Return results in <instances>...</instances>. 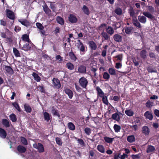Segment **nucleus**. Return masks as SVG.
Instances as JSON below:
<instances>
[{
	"label": "nucleus",
	"mask_w": 159,
	"mask_h": 159,
	"mask_svg": "<svg viewBox=\"0 0 159 159\" xmlns=\"http://www.w3.org/2000/svg\"><path fill=\"white\" fill-rule=\"evenodd\" d=\"M52 113L53 115L54 116H57L60 117V116L58 112V110L57 109H52Z\"/></svg>",
	"instance_id": "obj_41"
},
{
	"label": "nucleus",
	"mask_w": 159,
	"mask_h": 159,
	"mask_svg": "<svg viewBox=\"0 0 159 159\" xmlns=\"http://www.w3.org/2000/svg\"><path fill=\"white\" fill-rule=\"evenodd\" d=\"M143 16H138L139 21L141 23L145 24L147 21V18L146 17L150 19L154 18V16L149 12H143Z\"/></svg>",
	"instance_id": "obj_1"
},
{
	"label": "nucleus",
	"mask_w": 159,
	"mask_h": 159,
	"mask_svg": "<svg viewBox=\"0 0 159 159\" xmlns=\"http://www.w3.org/2000/svg\"><path fill=\"white\" fill-rule=\"evenodd\" d=\"M127 140L129 143L134 142L135 140L134 136L133 135L128 136L127 138Z\"/></svg>",
	"instance_id": "obj_17"
},
{
	"label": "nucleus",
	"mask_w": 159,
	"mask_h": 159,
	"mask_svg": "<svg viewBox=\"0 0 159 159\" xmlns=\"http://www.w3.org/2000/svg\"><path fill=\"white\" fill-rule=\"evenodd\" d=\"M6 13L7 17L9 18L12 20H14L15 19L14 14L11 10L7 9Z\"/></svg>",
	"instance_id": "obj_11"
},
{
	"label": "nucleus",
	"mask_w": 159,
	"mask_h": 159,
	"mask_svg": "<svg viewBox=\"0 0 159 159\" xmlns=\"http://www.w3.org/2000/svg\"><path fill=\"white\" fill-rule=\"evenodd\" d=\"M75 139H76L77 141H78V143L81 145H84V142L83 140L82 139H78L77 138L75 137Z\"/></svg>",
	"instance_id": "obj_51"
},
{
	"label": "nucleus",
	"mask_w": 159,
	"mask_h": 159,
	"mask_svg": "<svg viewBox=\"0 0 159 159\" xmlns=\"http://www.w3.org/2000/svg\"><path fill=\"white\" fill-rule=\"evenodd\" d=\"M140 157V153H139L136 155L133 154L131 155V157L133 159H139Z\"/></svg>",
	"instance_id": "obj_45"
},
{
	"label": "nucleus",
	"mask_w": 159,
	"mask_h": 159,
	"mask_svg": "<svg viewBox=\"0 0 159 159\" xmlns=\"http://www.w3.org/2000/svg\"><path fill=\"white\" fill-rule=\"evenodd\" d=\"M7 135L6 131L0 127V137L3 139L6 138Z\"/></svg>",
	"instance_id": "obj_14"
},
{
	"label": "nucleus",
	"mask_w": 159,
	"mask_h": 159,
	"mask_svg": "<svg viewBox=\"0 0 159 159\" xmlns=\"http://www.w3.org/2000/svg\"><path fill=\"white\" fill-rule=\"evenodd\" d=\"M34 148L37 149L39 153H42L44 152V148L42 144L40 143H34L33 144Z\"/></svg>",
	"instance_id": "obj_2"
},
{
	"label": "nucleus",
	"mask_w": 159,
	"mask_h": 159,
	"mask_svg": "<svg viewBox=\"0 0 159 159\" xmlns=\"http://www.w3.org/2000/svg\"><path fill=\"white\" fill-rule=\"evenodd\" d=\"M111 118L113 120H116L117 121H119L120 120L119 115L117 113L113 114L111 116Z\"/></svg>",
	"instance_id": "obj_23"
},
{
	"label": "nucleus",
	"mask_w": 159,
	"mask_h": 159,
	"mask_svg": "<svg viewBox=\"0 0 159 159\" xmlns=\"http://www.w3.org/2000/svg\"><path fill=\"white\" fill-rule=\"evenodd\" d=\"M91 71H93V75H94V76L96 77V71L97 70V69L96 68H94L93 67H92L91 70Z\"/></svg>",
	"instance_id": "obj_62"
},
{
	"label": "nucleus",
	"mask_w": 159,
	"mask_h": 159,
	"mask_svg": "<svg viewBox=\"0 0 159 159\" xmlns=\"http://www.w3.org/2000/svg\"><path fill=\"white\" fill-rule=\"evenodd\" d=\"M115 57L117 58V61H121L122 58L123 56L122 54H119Z\"/></svg>",
	"instance_id": "obj_49"
},
{
	"label": "nucleus",
	"mask_w": 159,
	"mask_h": 159,
	"mask_svg": "<svg viewBox=\"0 0 159 159\" xmlns=\"http://www.w3.org/2000/svg\"><path fill=\"white\" fill-rule=\"evenodd\" d=\"M43 9L45 12L49 16H50L51 11L46 5H44L43 7Z\"/></svg>",
	"instance_id": "obj_36"
},
{
	"label": "nucleus",
	"mask_w": 159,
	"mask_h": 159,
	"mask_svg": "<svg viewBox=\"0 0 159 159\" xmlns=\"http://www.w3.org/2000/svg\"><path fill=\"white\" fill-rule=\"evenodd\" d=\"M10 120L13 122H16L17 120L16 116L13 113H12L10 115Z\"/></svg>",
	"instance_id": "obj_32"
},
{
	"label": "nucleus",
	"mask_w": 159,
	"mask_h": 159,
	"mask_svg": "<svg viewBox=\"0 0 159 159\" xmlns=\"http://www.w3.org/2000/svg\"><path fill=\"white\" fill-rule=\"evenodd\" d=\"M20 140L22 143L25 145H28V141L25 138L23 137H20Z\"/></svg>",
	"instance_id": "obj_38"
},
{
	"label": "nucleus",
	"mask_w": 159,
	"mask_h": 159,
	"mask_svg": "<svg viewBox=\"0 0 159 159\" xmlns=\"http://www.w3.org/2000/svg\"><path fill=\"white\" fill-rule=\"evenodd\" d=\"M43 116L44 120L48 122L50 119V115L47 112H45L43 113Z\"/></svg>",
	"instance_id": "obj_30"
},
{
	"label": "nucleus",
	"mask_w": 159,
	"mask_h": 159,
	"mask_svg": "<svg viewBox=\"0 0 159 159\" xmlns=\"http://www.w3.org/2000/svg\"><path fill=\"white\" fill-rule=\"evenodd\" d=\"M56 143L60 146H61L62 143V141L60 138L56 137L55 139Z\"/></svg>",
	"instance_id": "obj_42"
},
{
	"label": "nucleus",
	"mask_w": 159,
	"mask_h": 159,
	"mask_svg": "<svg viewBox=\"0 0 159 159\" xmlns=\"http://www.w3.org/2000/svg\"><path fill=\"white\" fill-rule=\"evenodd\" d=\"M128 155L127 154L123 153L122 155L120 156V159H125V158H128Z\"/></svg>",
	"instance_id": "obj_57"
},
{
	"label": "nucleus",
	"mask_w": 159,
	"mask_h": 159,
	"mask_svg": "<svg viewBox=\"0 0 159 159\" xmlns=\"http://www.w3.org/2000/svg\"><path fill=\"white\" fill-rule=\"evenodd\" d=\"M82 10L83 12L85 14L88 15L89 14V11L88 8L85 5H84L82 8Z\"/></svg>",
	"instance_id": "obj_37"
},
{
	"label": "nucleus",
	"mask_w": 159,
	"mask_h": 159,
	"mask_svg": "<svg viewBox=\"0 0 159 159\" xmlns=\"http://www.w3.org/2000/svg\"><path fill=\"white\" fill-rule=\"evenodd\" d=\"M32 75L34 77V80L37 82H39L40 81L41 78L37 73L33 72Z\"/></svg>",
	"instance_id": "obj_20"
},
{
	"label": "nucleus",
	"mask_w": 159,
	"mask_h": 159,
	"mask_svg": "<svg viewBox=\"0 0 159 159\" xmlns=\"http://www.w3.org/2000/svg\"><path fill=\"white\" fill-rule=\"evenodd\" d=\"M79 42H80V45L79 46V48H80V50L82 52H84L85 51V48L84 46L83 45V43L82 42H80V40H78Z\"/></svg>",
	"instance_id": "obj_40"
},
{
	"label": "nucleus",
	"mask_w": 159,
	"mask_h": 159,
	"mask_svg": "<svg viewBox=\"0 0 159 159\" xmlns=\"http://www.w3.org/2000/svg\"><path fill=\"white\" fill-rule=\"evenodd\" d=\"M12 34L8 29H6L5 32L1 33V36L3 38L9 39L12 36Z\"/></svg>",
	"instance_id": "obj_4"
},
{
	"label": "nucleus",
	"mask_w": 159,
	"mask_h": 159,
	"mask_svg": "<svg viewBox=\"0 0 159 159\" xmlns=\"http://www.w3.org/2000/svg\"><path fill=\"white\" fill-rule=\"evenodd\" d=\"M18 152L20 153H24L26 151V148L21 145H18L16 148Z\"/></svg>",
	"instance_id": "obj_12"
},
{
	"label": "nucleus",
	"mask_w": 159,
	"mask_h": 159,
	"mask_svg": "<svg viewBox=\"0 0 159 159\" xmlns=\"http://www.w3.org/2000/svg\"><path fill=\"white\" fill-rule=\"evenodd\" d=\"M79 83L82 87L85 88L87 85L88 81L85 78L82 77L79 80Z\"/></svg>",
	"instance_id": "obj_6"
},
{
	"label": "nucleus",
	"mask_w": 159,
	"mask_h": 159,
	"mask_svg": "<svg viewBox=\"0 0 159 159\" xmlns=\"http://www.w3.org/2000/svg\"><path fill=\"white\" fill-rule=\"evenodd\" d=\"M107 32L111 35L113 34L114 32V30L111 27H108L107 29Z\"/></svg>",
	"instance_id": "obj_44"
},
{
	"label": "nucleus",
	"mask_w": 159,
	"mask_h": 159,
	"mask_svg": "<svg viewBox=\"0 0 159 159\" xmlns=\"http://www.w3.org/2000/svg\"><path fill=\"white\" fill-rule=\"evenodd\" d=\"M95 154L93 150H90L89 152V156L93 157Z\"/></svg>",
	"instance_id": "obj_63"
},
{
	"label": "nucleus",
	"mask_w": 159,
	"mask_h": 159,
	"mask_svg": "<svg viewBox=\"0 0 159 159\" xmlns=\"http://www.w3.org/2000/svg\"><path fill=\"white\" fill-rule=\"evenodd\" d=\"M102 35L104 38L105 39H109V37L107 33H102Z\"/></svg>",
	"instance_id": "obj_55"
},
{
	"label": "nucleus",
	"mask_w": 159,
	"mask_h": 159,
	"mask_svg": "<svg viewBox=\"0 0 159 159\" xmlns=\"http://www.w3.org/2000/svg\"><path fill=\"white\" fill-rule=\"evenodd\" d=\"M50 7L53 10V11H55L56 9V7L55 6L53 3L51 2H50Z\"/></svg>",
	"instance_id": "obj_58"
},
{
	"label": "nucleus",
	"mask_w": 159,
	"mask_h": 159,
	"mask_svg": "<svg viewBox=\"0 0 159 159\" xmlns=\"http://www.w3.org/2000/svg\"><path fill=\"white\" fill-rule=\"evenodd\" d=\"M22 38L23 40H29V35L26 34L23 35Z\"/></svg>",
	"instance_id": "obj_59"
},
{
	"label": "nucleus",
	"mask_w": 159,
	"mask_h": 159,
	"mask_svg": "<svg viewBox=\"0 0 159 159\" xmlns=\"http://www.w3.org/2000/svg\"><path fill=\"white\" fill-rule=\"evenodd\" d=\"M142 132L145 136H148L150 132V130L149 128L146 126H144L142 128Z\"/></svg>",
	"instance_id": "obj_7"
},
{
	"label": "nucleus",
	"mask_w": 159,
	"mask_h": 159,
	"mask_svg": "<svg viewBox=\"0 0 159 159\" xmlns=\"http://www.w3.org/2000/svg\"><path fill=\"white\" fill-rule=\"evenodd\" d=\"M108 71L109 73L111 75H115L116 74L115 69L112 68L109 69Z\"/></svg>",
	"instance_id": "obj_46"
},
{
	"label": "nucleus",
	"mask_w": 159,
	"mask_h": 159,
	"mask_svg": "<svg viewBox=\"0 0 159 159\" xmlns=\"http://www.w3.org/2000/svg\"><path fill=\"white\" fill-rule=\"evenodd\" d=\"M65 93L67 94L70 99H71L73 96V93L72 90L68 88H66L64 90Z\"/></svg>",
	"instance_id": "obj_9"
},
{
	"label": "nucleus",
	"mask_w": 159,
	"mask_h": 159,
	"mask_svg": "<svg viewBox=\"0 0 159 159\" xmlns=\"http://www.w3.org/2000/svg\"><path fill=\"white\" fill-rule=\"evenodd\" d=\"M24 107L25 111L26 112L30 113L32 111V109L31 107L29 105H27L25 104L24 105Z\"/></svg>",
	"instance_id": "obj_31"
},
{
	"label": "nucleus",
	"mask_w": 159,
	"mask_h": 159,
	"mask_svg": "<svg viewBox=\"0 0 159 159\" xmlns=\"http://www.w3.org/2000/svg\"><path fill=\"white\" fill-rule=\"evenodd\" d=\"M56 20L57 23L61 25L64 24V20L60 16H57V17Z\"/></svg>",
	"instance_id": "obj_29"
},
{
	"label": "nucleus",
	"mask_w": 159,
	"mask_h": 159,
	"mask_svg": "<svg viewBox=\"0 0 159 159\" xmlns=\"http://www.w3.org/2000/svg\"><path fill=\"white\" fill-rule=\"evenodd\" d=\"M103 77L104 79L106 80H107L109 79L110 77V75L107 73L105 72L103 74Z\"/></svg>",
	"instance_id": "obj_53"
},
{
	"label": "nucleus",
	"mask_w": 159,
	"mask_h": 159,
	"mask_svg": "<svg viewBox=\"0 0 159 159\" xmlns=\"http://www.w3.org/2000/svg\"><path fill=\"white\" fill-rule=\"evenodd\" d=\"M2 123L6 128L10 127V124L9 121L6 119H3L2 120Z\"/></svg>",
	"instance_id": "obj_18"
},
{
	"label": "nucleus",
	"mask_w": 159,
	"mask_h": 159,
	"mask_svg": "<svg viewBox=\"0 0 159 159\" xmlns=\"http://www.w3.org/2000/svg\"><path fill=\"white\" fill-rule=\"evenodd\" d=\"M66 66L67 68L70 70H72L74 68V66L73 64L70 62H67L66 64Z\"/></svg>",
	"instance_id": "obj_27"
},
{
	"label": "nucleus",
	"mask_w": 159,
	"mask_h": 159,
	"mask_svg": "<svg viewBox=\"0 0 159 159\" xmlns=\"http://www.w3.org/2000/svg\"><path fill=\"white\" fill-rule=\"evenodd\" d=\"M133 29L132 27H127L125 29V32L127 34H129L131 32Z\"/></svg>",
	"instance_id": "obj_47"
},
{
	"label": "nucleus",
	"mask_w": 159,
	"mask_h": 159,
	"mask_svg": "<svg viewBox=\"0 0 159 159\" xmlns=\"http://www.w3.org/2000/svg\"><path fill=\"white\" fill-rule=\"evenodd\" d=\"M100 97L102 98V101L105 104L108 105V101L107 97L106 96H100Z\"/></svg>",
	"instance_id": "obj_39"
},
{
	"label": "nucleus",
	"mask_w": 159,
	"mask_h": 159,
	"mask_svg": "<svg viewBox=\"0 0 159 159\" xmlns=\"http://www.w3.org/2000/svg\"><path fill=\"white\" fill-rule=\"evenodd\" d=\"M115 12L118 15H120L122 14V10L120 8H117L115 9Z\"/></svg>",
	"instance_id": "obj_48"
},
{
	"label": "nucleus",
	"mask_w": 159,
	"mask_h": 159,
	"mask_svg": "<svg viewBox=\"0 0 159 159\" xmlns=\"http://www.w3.org/2000/svg\"><path fill=\"white\" fill-rule=\"evenodd\" d=\"M69 56L70 58L74 61H75L77 59V57L72 52H70L69 53Z\"/></svg>",
	"instance_id": "obj_28"
},
{
	"label": "nucleus",
	"mask_w": 159,
	"mask_h": 159,
	"mask_svg": "<svg viewBox=\"0 0 159 159\" xmlns=\"http://www.w3.org/2000/svg\"><path fill=\"white\" fill-rule=\"evenodd\" d=\"M84 131L85 133L87 135H89L91 133V129L88 127H86L84 129Z\"/></svg>",
	"instance_id": "obj_50"
},
{
	"label": "nucleus",
	"mask_w": 159,
	"mask_h": 159,
	"mask_svg": "<svg viewBox=\"0 0 159 159\" xmlns=\"http://www.w3.org/2000/svg\"><path fill=\"white\" fill-rule=\"evenodd\" d=\"M3 70H5V73H7L9 74H12L14 72L13 69L9 66L4 65Z\"/></svg>",
	"instance_id": "obj_8"
},
{
	"label": "nucleus",
	"mask_w": 159,
	"mask_h": 159,
	"mask_svg": "<svg viewBox=\"0 0 159 159\" xmlns=\"http://www.w3.org/2000/svg\"><path fill=\"white\" fill-rule=\"evenodd\" d=\"M19 21L20 22V23L23 25L25 26H27L28 25V23L25 20H22V21H20L19 20Z\"/></svg>",
	"instance_id": "obj_61"
},
{
	"label": "nucleus",
	"mask_w": 159,
	"mask_h": 159,
	"mask_svg": "<svg viewBox=\"0 0 159 159\" xmlns=\"http://www.w3.org/2000/svg\"><path fill=\"white\" fill-rule=\"evenodd\" d=\"M105 142L108 143H111L114 140V138H111L105 136L104 138Z\"/></svg>",
	"instance_id": "obj_22"
},
{
	"label": "nucleus",
	"mask_w": 159,
	"mask_h": 159,
	"mask_svg": "<svg viewBox=\"0 0 159 159\" xmlns=\"http://www.w3.org/2000/svg\"><path fill=\"white\" fill-rule=\"evenodd\" d=\"M89 45L90 47L92 49L95 50L97 48L96 45L93 41H90L89 43Z\"/></svg>",
	"instance_id": "obj_26"
},
{
	"label": "nucleus",
	"mask_w": 159,
	"mask_h": 159,
	"mask_svg": "<svg viewBox=\"0 0 159 159\" xmlns=\"http://www.w3.org/2000/svg\"><path fill=\"white\" fill-rule=\"evenodd\" d=\"M125 114L128 116H131L133 115L134 113L131 110H126L125 111Z\"/></svg>",
	"instance_id": "obj_34"
},
{
	"label": "nucleus",
	"mask_w": 159,
	"mask_h": 159,
	"mask_svg": "<svg viewBox=\"0 0 159 159\" xmlns=\"http://www.w3.org/2000/svg\"><path fill=\"white\" fill-rule=\"evenodd\" d=\"M154 103L150 100H148L145 104L146 107L148 108H151L153 106Z\"/></svg>",
	"instance_id": "obj_35"
},
{
	"label": "nucleus",
	"mask_w": 159,
	"mask_h": 159,
	"mask_svg": "<svg viewBox=\"0 0 159 159\" xmlns=\"http://www.w3.org/2000/svg\"><path fill=\"white\" fill-rule=\"evenodd\" d=\"M113 128L115 132L118 133L120 131L121 129V127L117 124H115Z\"/></svg>",
	"instance_id": "obj_33"
},
{
	"label": "nucleus",
	"mask_w": 159,
	"mask_h": 159,
	"mask_svg": "<svg viewBox=\"0 0 159 159\" xmlns=\"http://www.w3.org/2000/svg\"><path fill=\"white\" fill-rule=\"evenodd\" d=\"M122 66V64L120 62L117 63L116 64L115 67L118 69L120 68Z\"/></svg>",
	"instance_id": "obj_60"
},
{
	"label": "nucleus",
	"mask_w": 159,
	"mask_h": 159,
	"mask_svg": "<svg viewBox=\"0 0 159 159\" xmlns=\"http://www.w3.org/2000/svg\"><path fill=\"white\" fill-rule=\"evenodd\" d=\"M147 70L150 73L157 72V71L155 69H154L151 67H148Z\"/></svg>",
	"instance_id": "obj_52"
},
{
	"label": "nucleus",
	"mask_w": 159,
	"mask_h": 159,
	"mask_svg": "<svg viewBox=\"0 0 159 159\" xmlns=\"http://www.w3.org/2000/svg\"><path fill=\"white\" fill-rule=\"evenodd\" d=\"M12 105L14 107L19 111H21V109L19 105L16 102L13 103Z\"/></svg>",
	"instance_id": "obj_43"
},
{
	"label": "nucleus",
	"mask_w": 159,
	"mask_h": 159,
	"mask_svg": "<svg viewBox=\"0 0 159 159\" xmlns=\"http://www.w3.org/2000/svg\"><path fill=\"white\" fill-rule=\"evenodd\" d=\"M144 116L146 118L150 120H152L153 116L152 114L149 111H147L144 114Z\"/></svg>",
	"instance_id": "obj_16"
},
{
	"label": "nucleus",
	"mask_w": 159,
	"mask_h": 159,
	"mask_svg": "<svg viewBox=\"0 0 159 159\" xmlns=\"http://www.w3.org/2000/svg\"><path fill=\"white\" fill-rule=\"evenodd\" d=\"M25 43L23 46V49L25 50H30L33 45L31 40H23Z\"/></svg>",
	"instance_id": "obj_3"
},
{
	"label": "nucleus",
	"mask_w": 159,
	"mask_h": 159,
	"mask_svg": "<svg viewBox=\"0 0 159 159\" xmlns=\"http://www.w3.org/2000/svg\"><path fill=\"white\" fill-rule=\"evenodd\" d=\"M155 115L157 117H159V110L157 109H155L154 111Z\"/></svg>",
	"instance_id": "obj_64"
},
{
	"label": "nucleus",
	"mask_w": 159,
	"mask_h": 159,
	"mask_svg": "<svg viewBox=\"0 0 159 159\" xmlns=\"http://www.w3.org/2000/svg\"><path fill=\"white\" fill-rule=\"evenodd\" d=\"M53 87L57 89H60L61 87V84L59 80L57 78H53L52 80Z\"/></svg>",
	"instance_id": "obj_5"
},
{
	"label": "nucleus",
	"mask_w": 159,
	"mask_h": 159,
	"mask_svg": "<svg viewBox=\"0 0 159 159\" xmlns=\"http://www.w3.org/2000/svg\"><path fill=\"white\" fill-rule=\"evenodd\" d=\"M114 40H120L121 39V37L120 35L116 34L114 36Z\"/></svg>",
	"instance_id": "obj_56"
},
{
	"label": "nucleus",
	"mask_w": 159,
	"mask_h": 159,
	"mask_svg": "<svg viewBox=\"0 0 159 159\" xmlns=\"http://www.w3.org/2000/svg\"><path fill=\"white\" fill-rule=\"evenodd\" d=\"M146 53L147 51L146 50L143 49L142 50L140 53L141 57L143 59H145L146 57Z\"/></svg>",
	"instance_id": "obj_21"
},
{
	"label": "nucleus",
	"mask_w": 159,
	"mask_h": 159,
	"mask_svg": "<svg viewBox=\"0 0 159 159\" xmlns=\"http://www.w3.org/2000/svg\"><path fill=\"white\" fill-rule=\"evenodd\" d=\"M78 71L81 74H85L86 72V67L84 65H80L78 67Z\"/></svg>",
	"instance_id": "obj_10"
},
{
	"label": "nucleus",
	"mask_w": 159,
	"mask_h": 159,
	"mask_svg": "<svg viewBox=\"0 0 159 159\" xmlns=\"http://www.w3.org/2000/svg\"><path fill=\"white\" fill-rule=\"evenodd\" d=\"M36 25L37 27L40 30H43L44 28L42 25L40 23H37L36 24Z\"/></svg>",
	"instance_id": "obj_54"
},
{
	"label": "nucleus",
	"mask_w": 159,
	"mask_h": 159,
	"mask_svg": "<svg viewBox=\"0 0 159 159\" xmlns=\"http://www.w3.org/2000/svg\"><path fill=\"white\" fill-rule=\"evenodd\" d=\"M136 17L133 18L132 19V22L133 25L136 27L139 28L141 27V25Z\"/></svg>",
	"instance_id": "obj_15"
},
{
	"label": "nucleus",
	"mask_w": 159,
	"mask_h": 159,
	"mask_svg": "<svg viewBox=\"0 0 159 159\" xmlns=\"http://www.w3.org/2000/svg\"><path fill=\"white\" fill-rule=\"evenodd\" d=\"M155 150V148L154 146L149 145L148 146V148L146 150L147 153H150L154 151Z\"/></svg>",
	"instance_id": "obj_19"
},
{
	"label": "nucleus",
	"mask_w": 159,
	"mask_h": 159,
	"mask_svg": "<svg viewBox=\"0 0 159 159\" xmlns=\"http://www.w3.org/2000/svg\"><path fill=\"white\" fill-rule=\"evenodd\" d=\"M13 52L15 56L16 57H20V54L19 51L16 48H13Z\"/></svg>",
	"instance_id": "obj_24"
},
{
	"label": "nucleus",
	"mask_w": 159,
	"mask_h": 159,
	"mask_svg": "<svg viewBox=\"0 0 159 159\" xmlns=\"http://www.w3.org/2000/svg\"><path fill=\"white\" fill-rule=\"evenodd\" d=\"M69 21L73 23H75L77 21V19L76 16L74 15L70 14L68 17Z\"/></svg>",
	"instance_id": "obj_13"
},
{
	"label": "nucleus",
	"mask_w": 159,
	"mask_h": 159,
	"mask_svg": "<svg viewBox=\"0 0 159 159\" xmlns=\"http://www.w3.org/2000/svg\"><path fill=\"white\" fill-rule=\"evenodd\" d=\"M68 126L69 129L71 130H74L75 129V125L72 122H69L68 123Z\"/></svg>",
	"instance_id": "obj_25"
}]
</instances>
